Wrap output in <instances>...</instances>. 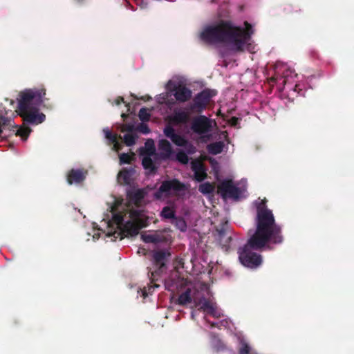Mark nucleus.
Segmentation results:
<instances>
[{"instance_id": "52", "label": "nucleus", "mask_w": 354, "mask_h": 354, "mask_svg": "<svg viewBox=\"0 0 354 354\" xmlns=\"http://www.w3.org/2000/svg\"><path fill=\"white\" fill-rule=\"evenodd\" d=\"M296 88H297V85L295 86L294 90L296 91Z\"/></svg>"}, {"instance_id": "5", "label": "nucleus", "mask_w": 354, "mask_h": 354, "mask_svg": "<svg viewBox=\"0 0 354 354\" xmlns=\"http://www.w3.org/2000/svg\"><path fill=\"white\" fill-rule=\"evenodd\" d=\"M216 230L220 245L225 252H228L235 250L239 245V239L232 236V232L230 230L227 221L222 222Z\"/></svg>"}, {"instance_id": "13", "label": "nucleus", "mask_w": 354, "mask_h": 354, "mask_svg": "<svg viewBox=\"0 0 354 354\" xmlns=\"http://www.w3.org/2000/svg\"><path fill=\"white\" fill-rule=\"evenodd\" d=\"M88 171L84 169H72L67 174L69 185L82 183L86 178Z\"/></svg>"}, {"instance_id": "22", "label": "nucleus", "mask_w": 354, "mask_h": 354, "mask_svg": "<svg viewBox=\"0 0 354 354\" xmlns=\"http://www.w3.org/2000/svg\"><path fill=\"white\" fill-rule=\"evenodd\" d=\"M194 297H197L195 293L192 295L190 288H187L184 292L181 293L178 298V304L180 306H185L190 303L194 304Z\"/></svg>"}, {"instance_id": "15", "label": "nucleus", "mask_w": 354, "mask_h": 354, "mask_svg": "<svg viewBox=\"0 0 354 354\" xmlns=\"http://www.w3.org/2000/svg\"><path fill=\"white\" fill-rule=\"evenodd\" d=\"M190 120V113L184 110L175 111L169 118L171 123L175 125L184 124Z\"/></svg>"}, {"instance_id": "14", "label": "nucleus", "mask_w": 354, "mask_h": 354, "mask_svg": "<svg viewBox=\"0 0 354 354\" xmlns=\"http://www.w3.org/2000/svg\"><path fill=\"white\" fill-rule=\"evenodd\" d=\"M147 194L146 189H138L127 192V198L129 201L136 207H140L142 205L143 199Z\"/></svg>"}, {"instance_id": "10", "label": "nucleus", "mask_w": 354, "mask_h": 354, "mask_svg": "<svg viewBox=\"0 0 354 354\" xmlns=\"http://www.w3.org/2000/svg\"><path fill=\"white\" fill-rule=\"evenodd\" d=\"M218 192L223 198L238 199L241 194V189L236 187L232 180H225L218 185Z\"/></svg>"}, {"instance_id": "16", "label": "nucleus", "mask_w": 354, "mask_h": 354, "mask_svg": "<svg viewBox=\"0 0 354 354\" xmlns=\"http://www.w3.org/2000/svg\"><path fill=\"white\" fill-rule=\"evenodd\" d=\"M214 306V304L204 296L194 297V307L197 308L198 310L208 314Z\"/></svg>"}, {"instance_id": "3", "label": "nucleus", "mask_w": 354, "mask_h": 354, "mask_svg": "<svg viewBox=\"0 0 354 354\" xmlns=\"http://www.w3.org/2000/svg\"><path fill=\"white\" fill-rule=\"evenodd\" d=\"M266 198L256 203L257 215L255 218L254 236L252 242L264 243L268 238L283 237L281 227L278 225L274 214L268 208Z\"/></svg>"}, {"instance_id": "45", "label": "nucleus", "mask_w": 354, "mask_h": 354, "mask_svg": "<svg viewBox=\"0 0 354 354\" xmlns=\"http://www.w3.org/2000/svg\"><path fill=\"white\" fill-rule=\"evenodd\" d=\"M122 102H124L122 97L119 96L115 100V103L117 105H120Z\"/></svg>"}, {"instance_id": "41", "label": "nucleus", "mask_w": 354, "mask_h": 354, "mask_svg": "<svg viewBox=\"0 0 354 354\" xmlns=\"http://www.w3.org/2000/svg\"><path fill=\"white\" fill-rule=\"evenodd\" d=\"M208 314L216 318H219L221 315V313L217 310L216 305L212 308Z\"/></svg>"}, {"instance_id": "37", "label": "nucleus", "mask_w": 354, "mask_h": 354, "mask_svg": "<svg viewBox=\"0 0 354 354\" xmlns=\"http://www.w3.org/2000/svg\"><path fill=\"white\" fill-rule=\"evenodd\" d=\"M239 354H251V348L247 342L244 341L241 342Z\"/></svg>"}, {"instance_id": "47", "label": "nucleus", "mask_w": 354, "mask_h": 354, "mask_svg": "<svg viewBox=\"0 0 354 354\" xmlns=\"http://www.w3.org/2000/svg\"><path fill=\"white\" fill-rule=\"evenodd\" d=\"M113 148H114V149H115V150H116V151H119V150L120 149V144L118 143V145H116V147H115V146L113 145Z\"/></svg>"}, {"instance_id": "18", "label": "nucleus", "mask_w": 354, "mask_h": 354, "mask_svg": "<svg viewBox=\"0 0 354 354\" xmlns=\"http://www.w3.org/2000/svg\"><path fill=\"white\" fill-rule=\"evenodd\" d=\"M136 170L133 167L123 168L118 174V180L123 185H129Z\"/></svg>"}, {"instance_id": "21", "label": "nucleus", "mask_w": 354, "mask_h": 354, "mask_svg": "<svg viewBox=\"0 0 354 354\" xmlns=\"http://www.w3.org/2000/svg\"><path fill=\"white\" fill-rule=\"evenodd\" d=\"M0 125L3 127V129L6 128H10V127H14L17 128V126H15L12 124V119L9 118L8 117H6L8 115V111L6 109V108L3 106L2 104H0Z\"/></svg>"}, {"instance_id": "29", "label": "nucleus", "mask_w": 354, "mask_h": 354, "mask_svg": "<svg viewBox=\"0 0 354 354\" xmlns=\"http://www.w3.org/2000/svg\"><path fill=\"white\" fill-rule=\"evenodd\" d=\"M112 222L116 225L117 231L122 228L124 223V217L121 214H115L113 216Z\"/></svg>"}, {"instance_id": "7", "label": "nucleus", "mask_w": 354, "mask_h": 354, "mask_svg": "<svg viewBox=\"0 0 354 354\" xmlns=\"http://www.w3.org/2000/svg\"><path fill=\"white\" fill-rule=\"evenodd\" d=\"M215 90L205 88L198 93L193 100V104L191 106V110L196 111L197 113H201L205 110L210 102L212 97L216 95Z\"/></svg>"}, {"instance_id": "46", "label": "nucleus", "mask_w": 354, "mask_h": 354, "mask_svg": "<svg viewBox=\"0 0 354 354\" xmlns=\"http://www.w3.org/2000/svg\"><path fill=\"white\" fill-rule=\"evenodd\" d=\"M211 326V327L212 328H214V327H218V324L217 323H215V322H208Z\"/></svg>"}, {"instance_id": "50", "label": "nucleus", "mask_w": 354, "mask_h": 354, "mask_svg": "<svg viewBox=\"0 0 354 354\" xmlns=\"http://www.w3.org/2000/svg\"><path fill=\"white\" fill-rule=\"evenodd\" d=\"M122 118H124V117H126V114H124V113H122Z\"/></svg>"}, {"instance_id": "51", "label": "nucleus", "mask_w": 354, "mask_h": 354, "mask_svg": "<svg viewBox=\"0 0 354 354\" xmlns=\"http://www.w3.org/2000/svg\"><path fill=\"white\" fill-rule=\"evenodd\" d=\"M14 103V101L13 100H10V104H13Z\"/></svg>"}, {"instance_id": "8", "label": "nucleus", "mask_w": 354, "mask_h": 354, "mask_svg": "<svg viewBox=\"0 0 354 354\" xmlns=\"http://www.w3.org/2000/svg\"><path fill=\"white\" fill-rule=\"evenodd\" d=\"M171 253L167 250H154L152 255V261L154 266L158 268L156 271H151L150 279L153 281L156 276H159L166 268V263L168 261Z\"/></svg>"}, {"instance_id": "33", "label": "nucleus", "mask_w": 354, "mask_h": 354, "mask_svg": "<svg viewBox=\"0 0 354 354\" xmlns=\"http://www.w3.org/2000/svg\"><path fill=\"white\" fill-rule=\"evenodd\" d=\"M104 132L105 133V137L106 139L109 140L113 144H114V146L116 147V145H118V135L115 133H113L109 130H104Z\"/></svg>"}, {"instance_id": "23", "label": "nucleus", "mask_w": 354, "mask_h": 354, "mask_svg": "<svg viewBox=\"0 0 354 354\" xmlns=\"http://www.w3.org/2000/svg\"><path fill=\"white\" fill-rule=\"evenodd\" d=\"M192 169L194 172V178L196 181L201 182L207 178V175L202 163L194 165Z\"/></svg>"}, {"instance_id": "20", "label": "nucleus", "mask_w": 354, "mask_h": 354, "mask_svg": "<svg viewBox=\"0 0 354 354\" xmlns=\"http://www.w3.org/2000/svg\"><path fill=\"white\" fill-rule=\"evenodd\" d=\"M141 239L144 242L149 243H158L165 241L164 235L158 232L143 234L141 235Z\"/></svg>"}, {"instance_id": "32", "label": "nucleus", "mask_w": 354, "mask_h": 354, "mask_svg": "<svg viewBox=\"0 0 354 354\" xmlns=\"http://www.w3.org/2000/svg\"><path fill=\"white\" fill-rule=\"evenodd\" d=\"M138 117L142 122H147L150 120V113L147 108H141L138 113Z\"/></svg>"}, {"instance_id": "44", "label": "nucleus", "mask_w": 354, "mask_h": 354, "mask_svg": "<svg viewBox=\"0 0 354 354\" xmlns=\"http://www.w3.org/2000/svg\"><path fill=\"white\" fill-rule=\"evenodd\" d=\"M151 289H153V287L151 286V287H149L148 288V291L146 290V288H145L142 290V295L144 297H147V295L150 293L151 292Z\"/></svg>"}, {"instance_id": "26", "label": "nucleus", "mask_w": 354, "mask_h": 354, "mask_svg": "<svg viewBox=\"0 0 354 354\" xmlns=\"http://www.w3.org/2000/svg\"><path fill=\"white\" fill-rule=\"evenodd\" d=\"M156 153L154 142L152 139H148L145 142V148L140 149L141 155L153 156Z\"/></svg>"}, {"instance_id": "11", "label": "nucleus", "mask_w": 354, "mask_h": 354, "mask_svg": "<svg viewBox=\"0 0 354 354\" xmlns=\"http://www.w3.org/2000/svg\"><path fill=\"white\" fill-rule=\"evenodd\" d=\"M141 227L136 222L128 221L123 225L120 231H114L113 233H109V236H113L115 240L120 238V240L123 239L125 236H134L139 233Z\"/></svg>"}, {"instance_id": "12", "label": "nucleus", "mask_w": 354, "mask_h": 354, "mask_svg": "<svg viewBox=\"0 0 354 354\" xmlns=\"http://www.w3.org/2000/svg\"><path fill=\"white\" fill-rule=\"evenodd\" d=\"M163 133L167 138H169L178 147H183L187 143V139L183 136L177 133L175 129L170 125L165 127Z\"/></svg>"}, {"instance_id": "35", "label": "nucleus", "mask_w": 354, "mask_h": 354, "mask_svg": "<svg viewBox=\"0 0 354 354\" xmlns=\"http://www.w3.org/2000/svg\"><path fill=\"white\" fill-rule=\"evenodd\" d=\"M214 187L209 183H205L199 186V191L203 194H210Z\"/></svg>"}, {"instance_id": "40", "label": "nucleus", "mask_w": 354, "mask_h": 354, "mask_svg": "<svg viewBox=\"0 0 354 354\" xmlns=\"http://www.w3.org/2000/svg\"><path fill=\"white\" fill-rule=\"evenodd\" d=\"M176 219L177 220L176 221V225L178 226V227L180 230V231L182 232H185L186 230V228H187V225L185 222V221L182 218H176Z\"/></svg>"}, {"instance_id": "28", "label": "nucleus", "mask_w": 354, "mask_h": 354, "mask_svg": "<svg viewBox=\"0 0 354 354\" xmlns=\"http://www.w3.org/2000/svg\"><path fill=\"white\" fill-rule=\"evenodd\" d=\"M175 210L169 207V206H165L162 208L160 216L166 219H171V218H176L175 216Z\"/></svg>"}, {"instance_id": "38", "label": "nucleus", "mask_w": 354, "mask_h": 354, "mask_svg": "<svg viewBox=\"0 0 354 354\" xmlns=\"http://www.w3.org/2000/svg\"><path fill=\"white\" fill-rule=\"evenodd\" d=\"M136 130L143 134H147L150 132V129L148 125L144 122L140 123L137 127Z\"/></svg>"}, {"instance_id": "24", "label": "nucleus", "mask_w": 354, "mask_h": 354, "mask_svg": "<svg viewBox=\"0 0 354 354\" xmlns=\"http://www.w3.org/2000/svg\"><path fill=\"white\" fill-rule=\"evenodd\" d=\"M288 82V75L283 73V75H279L278 73H276L269 80L270 84H277L279 86L284 87Z\"/></svg>"}, {"instance_id": "30", "label": "nucleus", "mask_w": 354, "mask_h": 354, "mask_svg": "<svg viewBox=\"0 0 354 354\" xmlns=\"http://www.w3.org/2000/svg\"><path fill=\"white\" fill-rule=\"evenodd\" d=\"M120 163L122 164H130L134 159V153L129 154L127 153H122L119 156Z\"/></svg>"}, {"instance_id": "19", "label": "nucleus", "mask_w": 354, "mask_h": 354, "mask_svg": "<svg viewBox=\"0 0 354 354\" xmlns=\"http://www.w3.org/2000/svg\"><path fill=\"white\" fill-rule=\"evenodd\" d=\"M158 149L160 155L164 159L169 158L173 153L171 143L166 139H161L158 141Z\"/></svg>"}, {"instance_id": "39", "label": "nucleus", "mask_w": 354, "mask_h": 354, "mask_svg": "<svg viewBox=\"0 0 354 354\" xmlns=\"http://www.w3.org/2000/svg\"><path fill=\"white\" fill-rule=\"evenodd\" d=\"M182 147H184L186 150V152L189 154H193L196 151L194 145L192 142H190L188 140H187V143L185 145H183Z\"/></svg>"}, {"instance_id": "31", "label": "nucleus", "mask_w": 354, "mask_h": 354, "mask_svg": "<svg viewBox=\"0 0 354 354\" xmlns=\"http://www.w3.org/2000/svg\"><path fill=\"white\" fill-rule=\"evenodd\" d=\"M176 159L182 164H187L189 162V157L187 153L183 150H179L176 155Z\"/></svg>"}, {"instance_id": "2", "label": "nucleus", "mask_w": 354, "mask_h": 354, "mask_svg": "<svg viewBox=\"0 0 354 354\" xmlns=\"http://www.w3.org/2000/svg\"><path fill=\"white\" fill-rule=\"evenodd\" d=\"M46 88L44 86L21 91L19 94L18 115L24 122L30 124L42 123L46 115L39 112V106L49 99L45 97Z\"/></svg>"}, {"instance_id": "42", "label": "nucleus", "mask_w": 354, "mask_h": 354, "mask_svg": "<svg viewBox=\"0 0 354 354\" xmlns=\"http://www.w3.org/2000/svg\"><path fill=\"white\" fill-rule=\"evenodd\" d=\"M134 129L133 124H124L122 128V131H127V132H132Z\"/></svg>"}, {"instance_id": "25", "label": "nucleus", "mask_w": 354, "mask_h": 354, "mask_svg": "<svg viewBox=\"0 0 354 354\" xmlns=\"http://www.w3.org/2000/svg\"><path fill=\"white\" fill-rule=\"evenodd\" d=\"M151 156L148 155L145 156L142 160V165L145 169L149 170L150 173L153 174L156 171L157 167L155 166Z\"/></svg>"}, {"instance_id": "17", "label": "nucleus", "mask_w": 354, "mask_h": 354, "mask_svg": "<svg viewBox=\"0 0 354 354\" xmlns=\"http://www.w3.org/2000/svg\"><path fill=\"white\" fill-rule=\"evenodd\" d=\"M174 95L177 101L185 102L191 98L192 91L185 86L179 85L175 88Z\"/></svg>"}, {"instance_id": "36", "label": "nucleus", "mask_w": 354, "mask_h": 354, "mask_svg": "<svg viewBox=\"0 0 354 354\" xmlns=\"http://www.w3.org/2000/svg\"><path fill=\"white\" fill-rule=\"evenodd\" d=\"M31 130L29 127H20L17 129L16 135L21 136L24 139H27Z\"/></svg>"}, {"instance_id": "27", "label": "nucleus", "mask_w": 354, "mask_h": 354, "mask_svg": "<svg viewBox=\"0 0 354 354\" xmlns=\"http://www.w3.org/2000/svg\"><path fill=\"white\" fill-rule=\"evenodd\" d=\"M224 143L222 141L215 142L209 144L207 146L209 153L212 155H217L223 151Z\"/></svg>"}, {"instance_id": "6", "label": "nucleus", "mask_w": 354, "mask_h": 354, "mask_svg": "<svg viewBox=\"0 0 354 354\" xmlns=\"http://www.w3.org/2000/svg\"><path fill=\"white\" fill-rule=\"evenodd\" d=\"M186 189V186L176 178L169 180H164L158 190L154 193V198L161 199L164 197H169L171 194H176L178 192Z\"/></svg>"}, {"instance_id": "34", "label": "nucleus", "mask_w": 354, "mask_h": 354, "mask_svg": "<svg viewBox=\"0 0 354 354\" xmlns=\"http://www.w3.org/2000/svg\"><path fill=\"white\" fill-rule=\"evenodd\" d=\"M136 136L132 133H126L124 136V142L127 146L131 147L136 143Z\"/></svg>"}, {"instance_id": "1", "label": "nucleus", "mask_w": 354, "mask_h": 354, "mask_svg": "<svg viewBox=\"0 0 354 354\" xmlns=\"http://www.w3.org/2000/svg\"><path fill=\"white\" fill-rule=\"evenodd\" d=\"M245 29L234 26L229 21H221L218 24L205 28L201 33L202 41L209 44L225 43L233 45L237 51H242L243 46L251 38L254 30L252 25L244 22Z\"/></svg>"}, {"instance_id": "9", "label": "nucleus", "mask_w": 354, "mask_h": 354, "mask_svg": "<svg viewBox=\"0 0 354 354\" xmlns=\"http://www.w3.org/2000/svg\"><path fill=\"white\" fill-rule=\"evenodd\" d=\"M190 128L196 134H207L212 129V120L204 115H199L192 119Z\"/></svg>"}, {"instance_id": "48", "label": "nucleus", "mask_w": 354, "mask_h": 354, "mask_svg": "<svg viewBox=\"0 0 354 354\" xmlns=\"http://www.w3.org/2000/svg\"><path fill=\"white\" fill-rule=\"evenodd\" d=\"M78 3H82L85 0H75Z\"/></svg>"}, {"instance_id": "49", "label": "nucleus", "mask_w": 354, "mask_h": 354, "mask_svg": "<svg viewBox=\"0 0 354 354\" xmlns=\"http://www.w3.org/2000/svg\"><path fill=\"white\" fill-rule=\"evenodd\" d=\"M44 106H46L47 108L52 109L53 105L52 104H48V105L44 104Z\"/></svg>"}, {"instance_id": "4", "label": "nucleus", "mask_w": 354, "mask_h": 354, "mask_svg": "<svg viewBox=\"0 0 354 354\" xmlns=\"http://www.w3.org/2000/svg\"><path fill=\"white\" fill-rule=\"evenodd\" d=\"M254 236V232L248 240L246 244L243 248L238 250L239 259L242 265L245 267L254 268L261 265L262 262L261 256L252 250H262L263 249L271 250V245L281 244L283 241V237L268 238L264 243L252 242Z\"/></svg>"}, {"instance_id": "43", "label": "nucleus", "mask_w": 354, "mask_h": 354, "mask_svg": "<svg viewBox=\"0 0 354 354\" xmlns=\"http://www.w3.org/2000/svg\"><path fill=\"white\" fill-rule=\"evenodd\" d=\"M239 122V119L236 117H232L230 120H229V124L232 126V127H236Z\"/></svg>"}]
</instances>
